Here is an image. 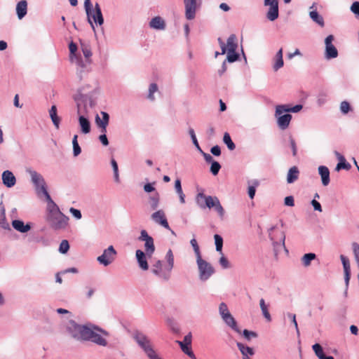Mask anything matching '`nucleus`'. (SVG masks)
Instances as JSON below:
<instances>
[{"mask_svg":"<svg viewBox=\"0 0 359 359\" xmlns=\"http://www.w3.org/2000/svg\"><path fill=\"white\" fill-rule=\"evenodd\" d=\"M283 53V48H280L273 57V69L274 72H277L284 65Z\"/></svg>","mask_w":359,"mask_h":359,"instance_id":"obj_24","label":"nucleus"},{"mask_svg":"<svg viewBox=\"0 0 359 359\" xmlns=\"http://www.w3.org/2000/svg\"><path fill=\"white\" fill-rule=\"evenodd\" d=\"M280 107V105H277L276 107L275 111V116L277 118V124L278 126L281 130H285L288 128L290 123L292 119V116L290 114H284L285 112L278 113V109Z\"/></svg>","mask_w":359,"mask_h":359,"instance_id":"obj_14","label":"nucleus"},{"mask_svg":"<svg viewBox=\"0 0 359 359\" xmlns=\"http://www.w3.org/2000/svg\"><path fill=\"white\" fill-rule=\"evenodd\" d=\"M185 17L187 20L194 19L196 12V0H184Z\"/></svg>","mask_w":359,"mask_h":359,"instance_id":"obj_17","label":"nucleus"},{"mask_svg":"<svg viewBox=\"0 0 359 359\" xmlns=\"http://www.w3.org/2000/svg\"><path fill=\"white\" fill-rule=\"evenodd\" d=\"M86 13L88 23L90 25L93 30L95 32L94 23L98 25H102L104 23V18L99 4L96 3L94 8L89 7V9L86 11Z\"/></svg>","mask_w":359,"mask_h":359,"instance_id":"obj_8","label":"nucleus"},{"mask_svg":"<svg viewBox=\"0 0 359 359\" xmlns=\"http://www.w3.org/2000/svg\"><path fill=\"white\" fill-rule=\"evenodd\" d=\"M299 170L297 166H292L287 172V182L288 184L294 183L299 178Z\"/></svg>","mask_w":359,"mask_h":359,"instance_id":"obj_31","label":"nucleus"},{"mask_svg":"<svg viewBox=\"0 0 359 359\" xmlns=\"http://www.w3.org/2000/svg\"><path fill=\"white\" fill-rule=\"evenodd\" d=\"M264 5L269 6L266 18L270 21H274L278 18V0H264Z\"/></svg>","mask_w":359,"mask_h":359,"instance_id":"obj_13","label":"nucleus"},{"mask_svg":"<svg viewBox=\"0 0 359 359\" xmlns=\"http://www.w3.org/2000/svg\"><path fill=\"white\" fill-rule=\"evenodd\" d=\"M132 338L144 351L148 358L156 352L151 339L142 332L135 330L132 333Z\"/></svg>","mask_w":359,"mask_h":359,"instance_id":"obj_6","label":"nucleus"},{"mask_svg":"<svg viewBox=\"0 0 359 359\" xmlns=\"http://www.w3.org/2000/svg\"><path fill=\"white\" fill-rule=\"evenodd\" d=\"M205 198L206 196L203 193H198L196 197L197 205L202 209L205 208Z\"/></svg>","mask_w":359,"mask_h":359,"instance_id":"obj_45","label":"nucleus"},{"mask_svg":"<svg viewBox=\"0 0 359 359\" xmlns=\"http://www.w3.org/2000/svg\"><path fill=\"white\" fill-rule=\"evenodd\" d=\"M352 249L355 262L359 269V244L357 243H353Z\"/></svg>","mask_w":359,"mask_h":359,"instance_id":"obj_52","label":"nucleus"},{"mask_svg":"<svg viewBox=\"0 0 359 359\" xmlns=\"http://www.w3.org/2000/svg\"><path fill=\"white\" fill-rule=\"evenodd\" d=\"M351 165L348 163H346V160L343 161H340L337 163L335 170L337 171H339L341 169H345L348 170L351 168Z\"/></svg>","mask_w":359,"mask_h":359,"instance_id":"obj_60","label":"nucleus"},{"mask_svg":"<svg viewBox=\"0 0 359 359\" xmlns=\"http://www.w3.org/2000/svg\"><path fill=\"white\" fill-rule=\"evenodd\" d=\"M248 194L249 197L252 199L255 196L256 188L259 187V182L258 180H252L248 182Z\"/></svg>","mask_w":359,"mask_h":359,"instance_id":"obj_34","label":"nucleus"},{"mask_svg":"<svg viewBox=\"0 0 359 359\" xmlns=\"http://www.w3.org/2000/svg\"><path fill=\"white\" fill-rule=\"evenodd\" d=\"M69 60L72 58H76V56L78 55L76 54L77 46L75 43L71 42L69 45Z\"/></svg>","mask_w":359,"mask_h":359,"instance_id":"obj_53","label":"nucleus"},{"mask_svg":"<svg viewBox=\"0 0 359 359\" xmlns=\"http://www.w3.org/2000/svg\"><path fill=\"white\" fill-rule=\"evenodd\" d=\"M27 13V1L26 0L20 1L16 5V13L19 20H22Z\"/></svg>","mask_w":359,"mask_h":359,"instance_id":"obj_28","label":"nucleus"},{"mask_svg":"<svg viewBox=\"0 0 359 359\" xmlns=\"http://www.w3.org/2000/svg\"><path fill=\"white\" fill-rule=\"evenodd\" d=\"M71 62L75 63L78 66L77 69V75L79 79L81 80L83 77V73L85 72V69L87 68V65H88L86 62V60L83 61L81 57L78 55L76 56V58L70 59Z\"/></svg>","mask_w":359,"mask_h":359,"instance_id":"obj_23","label":"nucleus"},{"mask_svg":"<svg viewBox=\"0 0 359 359\" xmlns=\"http://www.w3.org/2000/svg\"><path fill=\"white\" fill-rule=\"evenodd\" d=\"M312 348L319 359H321L325 355L323 348L319 344H315L313 345Z\"/></svg>","mask_w":359,"mask_h":359,"instance_id":"obj_50","label":"nucleus"},{"mask_svg":"<svg viewBox=\"0 0 359 359\" xmlns=\"http://www.w3.org/2000/svg\"><path fill=\"white\" fill-rule=\"evenodd\" d=\"M86 88H90L89 85L86 87L81 88L78 90L77 93L74 96V100L77 104V114H79V123L81 131L83 134H88L90 132V123L85 115L88 113L86 104L84 101L89 97Z\"/></svg>","mask_w":359,"mask_h":359,"instance_id":"obj_1","label":"nucleus"},{"mask_svg":"<svg viewBox=\"0 0 359 359\" xmlns=\"http://www.w3.org/2000/svg\"><path fill=\"white\" fill-rule=\"evenodd\" d=\"M219 199L216 196H206L205 198V208L208 207L209 208H215V205L219 202Z\"/></svg>","mask_w":359,"mask_h":359,"instance_id":"obj_40","label":"nucleus"},{"mask_svg":"<svg viewBox=\"0 0 359 359\" xmlns=\"http://www.w3.org/2000/svg\"><path fill=\"white\" fill-rule=\"evenodd\" d=\"M259 306H260V309L262 310V314L264 316V318L268 321H271V315H270V313L269 312V310H268V305L266 304L265 301H264V299H261L259 300Z\"/></svg>","mask_w":359,"mask_h":359,"instance_id":"obj_38","label":"nucleus"},{"mask_svg":"<svg viewBox=\"0 0 359 359\" xmlns=\"http://www.w3.org/2000/svg\"><path fill=\"white\" fill-rule=\"evenodd\" d=\"M46 198V201L48 202V205H47V208H46V212L47 211H49L52 209H55L56 208H57V205L52 200L50 194H48V192H47L46 194H44Z\"/></svg>","mask_w":359,"mask_h":359,"instance_id":"obj_49","label":"nucleus"},{"mask_svg":"<svg viewBox=\"0 0 359 359\" xmlns=\"http://www.w3.org/2000/svg\"><path fill=\"white\" fill-rule=\"evenodd\" d=\"M223 142L229 150L233 151L235 149L236 145L231 140V136L228 133L224 134Z\"/></svg>","mask_w":359,"mask_h":359,"instance_id":"obj_43","label":"nucleus"},{"mask_svg":"<svg viewBox=\"0 0 359 359\" xmlns=\"http://www.w3.org/2000/svg\"><path fill=\"white\" fill-rule=\"evenodd\" d=\"M236 345L243 355V359H251L250 356L255 354V351L252 348L241 342H237Z\"/></svg>","mask_w":359,"mask_h":359,"instance_id":"obj_25","label":"nucleus"},{"mask_svg":"<svg viewBox=\"0 0 359 359\" xmlns=\"http://www.w3.org/2000/svg\"><path fill=\"white\" fill-rule=\"evenodd\" d=\"M46 219L52 229L61 231L66 229L68 226L69 218L57 207L46 212Z\"/></svg>","mask_w":359,"mask_h":359,"instance_id":"obj_4","label":"nucleus"},{"mask_svg":"<svg viewBox=\"0 0 359 359\" xmlns=\"http://www.w3.org/2000/svg\"><path fill=\"white\" fill-rule=\"evenodd\" d=\"M302 104H297L294 107H290L287 104H280V107L278 109V113L280 114V112H292V113H297L302 109Z\"/></svg>","mask_w":359,"mask_h":359,"instance_id":"obj_32","label":"nucleus"},{"mask_svg":"<svg viewBox=\"0 0 359 359\" xmlns=\"http://www.w3.org/2000/svg\"><path fill=\"white\" fill-rule=\"evenodd\" d=\"M135 257H136L139 267L143 271L148 270L149 269V264L147 262L148 257H147L146 252H143L141 250H137L135 252Z\"/></svg>","mask_w":359,"mask_h":359,"instance_id":"obj_21","label":"nucleus"},{"mask_svg":"<svg viewBox=\"0 0 359 359\" xmlns=\"http://www.w3.org/2000/svg\"><path fill=\"white\" fill-rule=\"evenodd\" d=\"M340 259L344 268V282L346 285V290L344 292L345 296L347 295V290L349 285V281L351 278V266L349 259L344 255H341Z\"/></svg>","mask_w":359,"mask_h":359,"instance_id":"obj_16","label":"nucleus"},{"mask_svg":"<svg viewBox=\"0 0 359 359\" xmlns=\"http://www.w3.org/2000/svg\"><path fill=\"white\" fill-rule=\"evenodd\" d=\"M49 115L55 127L58 129L60 127V118L57 114V107L53 105L49 110Z\"/></svg>","mask_w":359,"mask_h":359,"instance_id":"obj_35","label":"nucleus"},{"mask_svg":"<svg viewBox=\"0 0 359 359\" xmlns=\"http://www.w3.org/2000/svg\"><path fill=\"white\" fill-rule=\"evenodd\" d=\"M316 258V255L314 253H306L302 257V262L304 266L308 267L311 265V261Z\"/></svg>","mask_w":359,"mask_h":359,"instance_id":"obj_39","label":"nucleus"},{"mask_svg":"<svg viewBox=\"0 0 359 359\" xmlns=\"http://www.w3.org/2000/svg\"><path fill=\"white\" fill-rule=\"evenodd\" d=\"M222 319L224 322V323L233 331H235L238 334L241 333V330L238 326L236 320L231 314L226 316L222 318Z\"/></svg>","mask_w":359,"mask_h":359,"instance_id":"obj_26","label":"nucleus"},{"mask_svg":"<svg viewBox=\"0 0 359 359\" xmlns=\"http://www.w3.org/2000/svg\"><path fill=\"white\" fill-rule=\"evenodd\" d=\"M269 236L272 242L273 252L276 257H277L283 250L288 252L285 245V235L284 231L278 230L276 226H273L269 229Z\"/></svg>","mask_w":359,"mask_h":359,"instance_id":"obj_5","label":"nucleus"},{"mask_svg":"<svg viewBox=\"0 0 359 359\" xmlns=\"http://www.w3.org/2000/svg\"><path fill=\"white\" fill-rule=\"evenodd\" d=\"M0 225L4 229H9V224L6 222L4 208L2 209L0 215Z\"/></svg>","mask_w":359,"mask_h":359,"instance_id":"obj_54","label":"nucleus"},{"mask_svg":"<svg viewBox=\"0 0 359 359\" xmlns=\"http://www.w3.org/2000/svg\"><path fill=\"white\" fill-rule=\"evenodd\" d=\"M138 239L141 241H144V247L145 252L148 258H151L155 252V245L153 238L148 234L146 230H142Z\"/></svg>","mask_w":359,"mask_h":359,"instance_id":"obj_10","label":"nucleus"},{"mask_svg":"<svg viewBox=\"0 0 359 359\" xmlns=\"http://www.w3.org/2000/svg\"><path fill=\"white\" fill-rule=\"evenodd\" d=\"M149 26L155 29L163 30L165 28V23L162 18L156 16L151 20Z\"/></svg>","mask_w":359,"mask_h":359,"instance_id":"obj_29","label":"nucleus"},{"mask_svg":"<svg viewBox=\"0 0 359 359\" xmlns=\"http://www.w3.org/2000/svg\"><path fill=\"white\" fill-rule=\"evenodd\" d=\"M215 243L216 247V250L217 252H222V247H223V238L221 236L218 234H215L214 236Z\"/></svg>","mask_w":359,"mask_h":359,"instance_id":"obj_48","label":"nucleus"},{"mask_svg":"<svg viewBox=\"0 0 359 359\" xmlns=\"http://www.w3.org/2000/svg\"><path fill=\"white\" fill-rule=\"evenodd\" d=\"M351 11L356 15L359 16V1H355L351 6Z\"/></svg>","mask_w":359,"mask_h":359,"instance_id":"obj_64","label":"nucleus"},{"mask_svg":"<svg viewBox=\"0 0 359 359\" xmlns=\"http://www.w3.org/2000/svg\"><path fill=\"white\" fill-rule=\"evenodd\" d=\"M243 334L244 337L248 340H250V339L252 337L255 338L257 337V334L256 332H255L253 331H250L248 330H244L243 332Z\"/></svg>","mask_w":359,"mask_h":359,"instance_id":"obj_62","label":"nucleus"},{"mask_svg":"<svg viewBox=\"0 0 359 359\" xmlns=\"http://www.w3.org/2000/svg\"><path fill=\"white\" fill-rule=\"evenodd\" d=\"M158 90V86L156 83H151L149 87V92L147 95V99L150 101L153 102L155 100L154 93H156Z\"/></svg>","mask_w":359,"mask_h":359,"instance_id":"obj_41","label":"nucleus"},{"mask_svg":"<svg viewBox=\"0 0 359 359\" xmlns=\"http://www.w3.org/2000/svg\"><path fill=\"white\" fill-rule=\"evenodd\" d=\"M318 173L321 177L322 184L326 187L330 184V170L325 165H320L318 167Z\"/></svg>","mask_w":359,"mask_h":359,"instance_id":"obj_27","label":"nucleus"},{"mask_svg":"<svg viewBox=\"0 0 359 359\" xmlns=\"http://www.w3.org/2000/svg\"><path fill=\"white\" fill-rule=\"evenodd\" d=\"M166 264H163L162 261L157 260L151 265V273L163 281H168L171 277L172 270L174 268V255L172 250L169 249L165 256Z\"/></svg>","mask_w":359,"mask_h":359,"instance_id":"obj_2","label":"nucleus"},{"mask_svg":"<svg viewBox=\"0 0 359 359\" xmlns=\"http://www.w3.org/2000/svg\"><path fill=\"white\" fill-rule=\"evenodd\" d=\"M1 177L3 184L8 188L13 187L16 184V178L15 175L8 170L3 172Z\"/></svg>","mask_w":359,"mask_h":359,"instance_id":"obj_22","label":"nucleus"},{"mask_svg":"<svg viewBox=\"0 0 359 359\" xmlns=\"http://www.w3.org/2000/svg\"><path fill=\"white\" fill-rule=\"evenodd\" d=\"M72 145H73L74 156H78L81 152V149L78 143V135H74L73 137Z\"/></svg>","mask_w":359,"mask_h":359,"instance_id":"obj_42","label":"nucleus"},{"mask_svg":"<svg viewBox=\"0 0 359 359\" xmlns=\"http://www.w3.org/2000/svg\"><path fill=\"white\" fill-rule=\"evenodd\" d=\"M219 313L222 318L231 314L227 305L224 302H222L219 304Z\"/></svg>","mask_w":359,"mask_h":359,"instance_id":"obj_46","label":"nucleus"},{"mask_svg":"<svg viewBox=\"0 0 359 359\" xmlns=\"http://www.w3.org/2000/svg\"><path fill=\"white\" fill-rule=\"evenodd\" d=\"M111 167H112L113 171H114V181L118 183L120 181L119 174H118V167L117 162L116 161V160L114 158L111 159Z\"/></svg>","mask_w":359,"mask_h":359,"instance_id":"obj_44","label":"nucleus"},{"mask_svg":"<svg viewBox=\"0 0 359 359\" xmlns=\"http://www.w3.org/2000/svg\"><path fill=\"white\" fill-rule=\"evenodd\" d=\"M151 218L155 223L162 226L166 229H170V226L167 221L165 214L163 210H158L154 212L151 215Z\"/></svg>","mask_w":359,"mask_h":359,"instance_id":"obj_18","label":"nucleus"},{"mask_svg":"<svg viewBox=\"0 0 359 359\" xmlns=\"http://www.w3.org/2000/svg\"><path fill=\"white\" fill-rule=\"evenodd\" d=\"M160 196L158 193H156L153 196H150L149 198V203L151 210H156L159 206Z\"/></svg>","mask_w":359,"mask_h":359,"instance_id":"obj_37","label":"nucleus"},{"mask_svg":"<svg viewBox=\"0 0 359 359\" xmlns=\"http://www.w3.org/2000/svg\"><path fill=\"white\" fill-rule=\"evenodd\" d=\"M89 325L79 324L73 320L63 323V334L69 339L83 342L87 336Z\"/></svg>","mask_w":359,"mask_h":359,"instance_id":"obj_3","label":"nucleus"},{"mask_svg":"<svg viewBox=\"0 0 359 359\" xmlns=\"http://www.w3.org/2000/svg\"><path fill=\"white\" fill-rule=\"evenodd\" d=\"M69 212L76 219H81V217H82V215H81V211L79 210H78V209L74 208H70Z\"/></svg>","mask_w":359,"mask_h":359,"instance_id":"obj_63","label":"nucleus"},{"mask_svg":"<svg viewBox=\"0 0 359 359\" xmlns=\"http://www.w3.org/2000/svg\"><path fill=\"white\" fill-rule=\"evenodd\" d=\"M226 52H235L237 49L238 44L236 42V36L235 34H231L227 39L226 44Z\"/></svg>","mask_w":359,"mask_h":359,"instance_id":"obj_33","label":"nucleus"},{"mask_svg":"<svg viewBox=\"0 0 359 359\" xmlns=\"http://www.w3.org/2000/svg\"><path fill=\"white\" fill-rule=\"evenodd\" d=\"M226 60L228 62H234L236 60H238L239 57V55L235 51V52H226Z\"/></svg>","mask_w":359,"mask_h":359,"instance_id":"obj_57","label":"nucleus"},{"mask_svg":"<svg viewBox=\"0 0 359 359\" xmlns=\"http://www.w3.org/2000/svg\"><path fill=\"white\" fill-rule=\"evenodd\" d=\"M95 330H98V329L95 326L89 325L85 341H90L97 345L105 346L107 344V340L96 332Z\"/></svg>","mask_w":359,"mask_h":359,"instance_id":"obj_11","label":"nucleus"},{"mask_svg":"<svg viewBox=\"0 0 359 359\" xmlns=\"http://www.w3.org/2000/svg\"><path fill=\"white\" fill-rule=\"evenodd\" d=\"M117 255V252L114 248L113 245H109L107 248L103 250V252L101 255L97 257V261L101 265L104 266H108L116 259Z\"/></svg>","mask_w":359,"mask_h":359,"instance_id":"obj_9","label":"nucleus"},{"mask_svg":"<svg viewBox=\"0 0 359 359\" xmlns=\"http://www.w3.org/2000/svg\"><path fill=\"white\" fill-rule=\"evenodd\" d=\"M309 17L311 19L320 25L321 27H324L325 22L322 15H320L315 8V10L310 11Z\"/></svg>","mask_w":359,"mask_h":359,"instance_id":"obj_36","label":"nucleus"},{"mask_svg":"<svg viewBox=\"0 0 359 359\" xmlns=\"http://www.w3.org/2000/svg\"><path fill=\"white\" fill-rule=\"evenodd\" d=\"M13 227L20 233H26L31 229V226L29 224H25V223L18 219L13 220L12 222Z\"/></svg>","mask_w":359,"mask_h":359,"instance_id":"obj_30","label":"nucleus"},{"mask_svg":"<svg viewBox=\"0 0 359 359\" xmlns=\"http://www.w3.org/2000/svg\"><path fill=\"white\" fill-rule=\"evenodd\" d=\"M190 243H191V246L193 247L194 253L196 255V257L198 258L199 257H201L200 248L197 243L196 240L195 238H192L190 241Z\"/></svg>","mask_w":359,"mask_h":359,"instance_id":"obj_56","label":"nucleus"},{"mask_svg":"<svg viewBox=\"0 0 359 359\" xmlns=\"http://www.w3.org/2000/svg\"><path fill=\"white\" fill-rule=\"evenodd\" d=\"M334 39V36L332 34L327 36L325 39V49L324 56L327 60L334 59L338 56V50L332 44Z\"/></svg>","mask_w":359,"mask_h":359,"instance_id":"obj_12","label":"nucleus"},{"mask_svg":"<svg viewBox=\"0 0 359 359\" xmlns=\"http://www.w3.org/2000/svg\"><path fill=\"white\" fill-rule=\"evenodd\" d=\"M196 264L198 271V278L202 282L207 281L214 273L215 269L212 264L201 257L196 258Z\"/></svg>","mask_w":359,"mask_h":359,"instance_id":"obj_7","label":"nucleus"},{"mask_svg":"<svg viewBox=\"0 0 359 359\" xmlns=\"http://www.w3.org/2000/svg\"><path fill=\"white\" fill-rule=\"evenodd\" d=\"M189 134L192 140V142L193 144H194V146L196 147V149L199 151V152H202V149L198 142V140H197V138H196V134H195V132H194V130L191 128H190L189 129Z\"/></svg>","mask_w":359,"mask_h":359,"instance_id":"obj_47","label":"nucleus"},{"mask_svg":"<svg viewBox=\"0 0 359 359\" xmlns=\"http://www.w3.org/2000/svg\"><path fill=\"white\" fill-rule=\"evenodd\" d=\"M102 118L97 115L95 117V123L98 128L101 129L102 133H106L107 127L109 124V115L105 111H101L100 113Z\"/></svg>","mask_w":359,"mask_h":359,"instance_id":"obj_20","label":"nucleus"},{"mask_svg":"<svg viewBox=\"0 0 359 359\" xmlns=\"http://www.w3.org/2000/svg\"><path fill=\"white\" fill-rule=\"evenodd\" d=\"M69 250V244L67 240H62L59 246V252L65 254Z\"/></svg>","mask_w":359,"mask_h":359,"instance_id":"obj_51","label":"nucleus"},{"mask_svg":"<svg viewBox=\"0 0 359 359\" xmlns=\"http://www.w3.org/2000/svg\"><path fill=\"white\" fill-rule=\"evenodd\" d=\"M351 110L350 104L347 101H342L340 104V111L343 114H348Z\"/></svg>","mask_w":359,"mask_h":359,"instance_id":"obj_55","label":"nucleus"},{"mask_svg":"<svg viewBox=\"0 0 359 359\" xmlns=\"http://www.w3.org/2000/svg\"><path fill=\"white\" fill-rule=\"evenodd\" d=\"M219 263L223 269H229L231 267L229 260L224 255L219 258Z\"/></svg>","mask_w":359,"mask_h":359,"instance_id":"obj_61","label":"nucleus"},{"mask_svg":"<svg viewBox=\"0 0 359 359\" xmlns=\"http://www.w3.org/2000/svg\"><path fill=\"white\" fill-rule=\"evenodd\" d=\"M192 340L191 333L189 332L184 337L183 341H177L182 351L192 359H196V356L191 350V344Z\"/></svg>","mask_w":359,"mask_h":359,"instance_id":"obj_15","label":"nucleus"},{"mask_svg":"<svg viewBox=\"0 0 359 359\" xmlns=\"http://www.w3.org/2000/svg\"><path fill=\"white\" fill-rule=\"evenodd\" d=\"M220 168H221V165L218 162L214 161H212V163H211L210 172H212V174L213 175H217L218 174Z\"/></svg>","mask_w":359,"mask_h":359,"instance_id":"obj_59","label":"nucleus"},{"mask_svg":"<svg viewBox=\"0 0 359 359\" xmlns=\"http://www.w3.org/2000/svg\"><path fill=\"white\" fill-rule=\"evenodd\" d=\"M27 172L29 174L31 181L34 184L37 194H39V187L44 184L46 182L43 176L40 173L30 168L27 169Z\"/></svg>","mask_w":359,"mask_h":359,"instance_id":"obj_19","label":"nucleus"},{"mask_svg":"<svg viewBox=\"0 0 359 359\" xmlns=\"http://www.w3.org/2000/svg\"><path fill=\"white\" fill-rule=\"evenodd\" d=\"M82 52H83L84 57H86V62H88V64H90L91 63L90 57L92 55V52H91L90 49L87 46H83V47H82Z\"/></svg>","mask_w":359,"mask_h":359,"instance_id":"obj_58","label":"nucleus"}]
</instances>
